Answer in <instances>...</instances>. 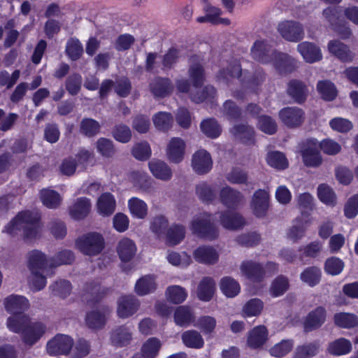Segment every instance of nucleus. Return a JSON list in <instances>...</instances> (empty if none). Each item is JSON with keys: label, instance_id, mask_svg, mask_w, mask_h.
<instances>
[{"label": "nucleus", "instance_id": "a18cd8bd", "mask_svg": "<svg viewBox=\"0 0 358 358\" xmlns=\"http://www.w3.org/2000/svg\"><path fill=\"white\" fill-rule=\"evenodd\" d=\"M264 303L259 299L249 300L243 307L242 313L244 317H257L263 310Z\"/></svg>", "mask_w": 358, "mask_h": 358}, {"label": "nucleus", "instance_id": "5701e85b", "mask_svg": "<svg viewBox=\"0 0 358 358\" xmlns=\"http://www.w3.org/2000/svg\"><path fill=\"white\" fill-rule=\"evenodd\" d=\"M116 207L114 196L109 192L103 193L96 201V209L99 215L108 217L112 215Z\"/></svg>", "mask_w": 358, "mask_h": 358}, {"label": "nucleus", "instance_id": "473e14b6", "mask_svg": "<svg viewBox=\"0 0 358 358\" xmlns=\"http://www.w3.org/2000/svg\"><path fill=\"white\" fill-rule=\"evenodd\" d=\"M173 90L171 81L169 78H157L150 83V90L157 97H164Z\"/></svg>", "mask_w": 358, "mask_h": 358}, {"label": "nucleus", "instance_id": "4d7b16f0", "mask_svg": "<svg viewBox=\"0 0 358 358\" xmlns=\"http://www.w3.org/2000/svg\"><path fill=\"white\" fill-rule=\"evenodd\" d=\"M101 126L99 123L91 118H86L82 120L80 124V132L88 137H92L96 135Z\"/></svg>", "mask_w": 358, "mask_h": 358}, {"label": "nucleus", "instance_id": "3c124183", "mask_svg": "<svg viewBox=\"0 0 358 358\" xmlns=\"http://www.w3.org/2000/svg\"><path fill=\"white\" fill-rule=\"evenodd\" d=\"M201 129L207 136L215 138H217L222 131L220 126L214 119H207L201 123Z\"/></svg>", "mask_w": 358, "mask_h": 358}, {"label": "nucleus", "instance_id": "1a4fd4ad", "mask_svg": "<svg viewBox=\"0 0 358 358\" xmlns=\"http://www.w3.org/2000/svg\"><path fill=\"white\" fill-rule=\"evenodd\" d=\"M46 331L45 325L41 322L30 323L28 322L22 327L18 333H22L24 343L28 345L35 344L45 334Z\"/></svg>", "mask_w": 358, "mask_h": 358}, {"label": "nucleus", "instance_id": "cd10ccee", "mask_svg": "<svg viewBox=\"0 0 358 358\" xmlns=\"http://www.w3.org/2000/svg\"><path fill=\"white\" fill-rule=\"evenodd\" d=\"M156 289V278L152 275H146L138 279L134 287V291L138 296H145L152 294Z\"/></svg>", "mask_w": 358, "mask_h": 358}, {"label": "nucleus", "instance_id": "5fc2aeb1", "mask_svg": "<svg viewBox=\"0 0 358 358\" xmlns=\"http://www.w3.org/2000/svg\"><path fill=\"white\" fill-rule=\"evenodd\" d=\"M152 121L157 129L166 131L171 127L173 118L169 113L159 112L153 116Z\"/></svg>", "mask_w": 358, "mask_h": 358}, {"label": "nucleus", "instance_id": "b1692460", "mask_svg": "<svg viewBox=\"0 0 358 358\" xmlns=\"http://www.w3.org/2000/svg\"><path fill=\"white\" fill-rule=\"evenodd\" d=\"M220 196L222 203L229 208H236L243 201L242 194L229 186L221 189Z\"/></svg>", "mask_w": 358, "mask_h": 358}, {"label": "nucleus", "instance_id": "c9c22d12", "mask_svg": "<svg viewBox=\"0 0 358 358\" xmlns=\"http://www.w3.org/2000/svg\"><path fill=\"white\" fill-rule=\"evenodd\" d=\"M287 92L298 103L303 102L308 94V90L303 83L296 80L289 82Z\"/></svg>", "mask_w": 358, "mask_h": 358}, {"label": "nucleus", "instance_id": "052dcab7", "mask_svg": "<svg viewBox=\"0 0 358 358\" xmlns=\"http://www.w3.org/2000/svg\"><path fill=\"white\" fill-rule=\"evenodd\" d=\"M216 94L215 89L211 86H206L201 91V94L199 92L192 93L191 92V99L192 101L196 103L201 102H213V99Z\"/></svg>", "mask_w": 358, "mask_h": 358}, {"label": "nucleus", "instance_id": "c03bdc74", "mask_svg": "<svg viewBox=\"0 0 358 358\" xmlns=\"http://www.w3.org/2000/svg\"><path fill=\"white\" fill-rule=\"evenodd\" d=\"M300 278L310 287H314L320 281L321 271L316 266L308 267L301 273Z\"/></svg>", "mask_w": 358, "mask_h": 358}, {"label": "nucleus", "instance_id": "ea45409f", "mask_svg": "<svg viewBox=\"0 0 358 358\" xmlns=\"http://www.w3.org/2000/svg\"><path fill=\"white\" fill-rule=\"evenodd\" d=\"M220 289L227 297H234L240 292L241 287L238 282L231 277H224L220 280Z\"/></svg>", "mask_w": 358, "mask_h": 358}, {"label": "nucleus", "instance_id": "4be33fe9", "mask_svg": "<svg viewBox=\"0 0 358 358\" xmlns=\"http://www.w3.org/2000/svg\"><path fill=\"white\" fill-rule=\"evenodd\" d=\"M241 275L252 281L260 280L264 277L263 266L253 261H245L241 264Z\"/></svg>", "mask_w": 358, "mask_h": 358}, {"label": "nucleus", "instance_id": "6e6552de", "mask_svg": "<svg viewBox=\"0 0 358 358\" xmlns=\"http://www.w3.org/2000/svg\"><path fill=\"white\" fill-rule=\"evenodd\" d=\"M280 35L289 42H298L303 39L304 31L302 24L293 20H282L277 27Z\"/></svg>", "mask_w": 358, "mask_h": 358}, {"label": "nucleus", "instance_id": "4c0bfd02", "mask_svg": "<svg viewBox=\"0 0 358 358\" xmlns=\"http://www.w3.org/2000/svg\"><path fill=\"white\" fill-rule=\"evenodd\" d=\"M182 341L185 346L200 349L203 347L204 341L202 336L196 330H188L182 334Z\"/></svg>", "mask_w": 358, "mask_h": 358}, {"label": "nucleus", "instance_id": "6e6d98bb", "mask_svg": "<svg viewBox=\"0 0 358 358\" xmlns=\"http://www.w3.org/2000/svg\"><path fill=\"white\" fill-rule=\"evenodd\" d=\"M231 132L236 138L244 143H249L253 139V129L247 125H236L231 129Z\"/></svg>", "mask_w": 358, "mask_h": 358}, {"label": "nucleus", "instance_id": "0e129e2a", "mask_svg": "<svg viewBox=\"0 0 358 358\" xmlns=\"http://www.w3.org/2000/svg\"><path fill=\"white\" fill-rule=\"evenodd\" d=\"M76 165L86 169L94 164V154L86 149H80L76 155Z\"/></svg>", "mask_w": 358, "mask_h": 358}, {"label": "nucleus", "instance_id": "f8f14e48", "mask_svg": "<svg viewBox=\"0 0 358 358\" xmlns=\"http://www.w3.org/2000/svg\"><path fill=\"white\" fill-rule=\"evenodd\" d=\"M139 307L140 302L134 295L122 296L117 300V316L123 319L128 318L134 315Z\"/></svg>", "mask_w": 358, "mask_h": 358}, {"label": "nucleus", "instance_id": "72a5a7b5", "mask_svg": "<svg viewBox=\"0 0 358 358\" xmlns=\"http://www.w3.org/2000/svg\"><path fill=\"white\" fill-rule=\"evenodd\" d=\"M352 343L349 340L340 338L329 344L327 351L331 355L342 356L349 354L352 351Z\"/></svg>", "mask_w": 358, "mask_h": 358}, {"label": "nucleus", "instance_id": "13d9d810", "mask_svg": "<svg viewBox=\"0 0 358 358\" xmlns=\"http://www.w3.org/2000/svg\"><path fill=\"white\" fill-rule=\"evenodd\" d=\"M185 237V229L182 226L175 225L166 232V243L170 245L178 244Z\"/></svg>", "mask_w": 358, "mask_h": 358}, {"label": "nucleus", "instance_id": "7c9ffc66", "mask_svg": "<svg viewBox=\"0 0 358 358\" xmlns=\"http://www.w3.org/2000/svg\"><path fill=\"white\" fill-rule=\"evenodd\" d=\"M110 313L108 309H97L89 312L85 318L87 325L91 329L102 328L106 322V316Z\"/></svg>", "mask_w": 358, "mask_h": 358}, {"label": "nucleus", "instance_id": "7ed1b4c3", "mask_svg": "<svg viewBox=\"0 0 358 358\" xmlns=\"http://www.w3.org/2000/svg\"><path fill=\"white\" fill-rule=\"evenodd\" d=\"M52 260L46 258L44 253L33 250L28 254V268L31 272L29 285L34 291H39L46 285L45 275H48V267H52Z\"/></svg>", "mask_w": 358, "mask_h": 358}, {"label": "nucleus", "instance_id": "774afa93", "mask_svg": "<svg viewBox=\"0 0 358 358\" xmlns=\"http://www.w3.org/2000/svg\"><path fill=\"white\" fill-rule=\"evenodd\" d=\"M97 152L104 157H110L114 153L113 142L106 138H100L96 143Z\"/></svg>", "mask_w": 358, "mask_h": 358}, {"label": "nucleus", "instance_id": "f3484780", "mask_svg": "<svg viewBox=\"0 0 358 358\" xmlns=\"http://www.w3.org/2000/svg\"><path fill=\"white\" fill-rule=\"evenodd\" d=\"M297 50L308 63H315L322 59L320 48L310 42H302L297 45Z\"/></svg>", "mask_w": 358, "mask_h": 358}, {"label": "nucleus", "instance_id": "09e8293b", "mask_svg": "<svg viewBox=\"0 0 358 358\" xmlns=\"http://www.w3.org/2000/svg\"><path fill=\"white\" fill-rule=\"evenodd\" d=\"M294 347V341L291 339L282 340L269 349L272 357H282L287 355Z\"/></svg>", "mask_w": 358, "mask_h": 358}, {"label": "nucleus", "instance_id": "c756f323", "mask_svg": "<svg viewBox=\"0 0 358 358\" xmlns=\"http://www.w3.org/2000/svg\"><path fill=\"white\" fill-rule=\"evenodd\" d=\"M220 223L227 229H238L246 223L244 217L238 213L227 212L220 215Z\"/></svg>", "mask_w": 358, "mask_h": 358}, {"label": "nucleus", "instance_id": "8fccbe9b", "mask_svg": "<svg viewBox=\"0 0 358 358\" xmlns=\"http://www.w3.org/2000/svg\"><path fill=\"white\" fill-rule=\"evenodd\" d=\"M169 264L175 266L186 267L192 262L191 257L186 252L178 253L169 251L166 256Z\"/></svg>", "mask_w": 358, "mask_h": 358}, {"label": "nucleus", "instance_id": "58836bf2", "mask_svg": "<svg viewBox=\"0 0 358 358\" xmlns=\"http://www.w3.org/2000/svg\"><path fill=\"white\" fill-rule=\"evenodd\" d=\"M128 206L131 214L139 219L145 218L148 215V206L145 201L133 197L128 201Z\"/></svg>", "mask_w": 358, "mask_h": 358}, {"label": "nucleus", "instance_id": "c85d7f7f", "mask_svg": "<svg viewBox=\"0 0 358 358\" xmlns=\"http://www.w3.org/2000/svg\"><path fill=\"white\" fill-rule=\"evenodd\" d=\"M90 200L86 197L77 199L73 204L69 208L71 216L76 220L85 217L91 210Z\"/></svg>", "mask_w": 358, "mask_h": 358}, {"label": "nucleus", "instance_id": "69168bd1", "mask_svg": "<svg viewBox=\"0 0 358 358\" xmlns=\"http://www.w3.org/2000/svg\"><path fill=\"white\" fill-rule=\"evenodd\" d=\"M216 323V320L213 317L205 315L199 317L194 326L204 334H210L215 329Z\"/></svg>", "mask_w": 358, "mask_h": 358}, {"label": "nucleus", "instance_id": "20e7f679", "mask_svg": "<svg viewBox=\"0 0 358 358\" xmlns=\"http://www.w3.org/2000/svg\"><path fill=\"white\" fill-rule=\"evenodd\" d=\"M3 304L7 312L13 315L8 318V328L13 332H19L28 322V317L22 314L29 306L28 299L20 295H10L4 299Z\"/></svg>", "mask_w": 358, "mask_h": 358}, {"label": "nucleus", "instance_id": "f03ea898", "mask_svg": "<svg viewBox=\"0 0 358 358\" xmlns=\"http://www.w3.org/2000/svg\"><path fill=\"white\" fill-rule=\"evenodd\" d=\"M40 218L41 215L38 210L20 212L5 227L3 231L10 236L22 231L26 238H35L42 229Z\"/></svg>", "mask_w": 358, "mask_h": 358}, {"label": "nucleus", "instance_id": "6ab92c4d", "mask_svg": "<svg viewBox=\"0 0 358 358\" xmlns=\"http://www.w3.org/2000/svg\"><path fill=\"white\" fill-rule=\"evenodd\" d=\"M188 73L189 79L195 88H198L203 84L205 74L201 59L199 57L194 56L190 59Z\"/></svg>", "mask_w": 358, "mask_h": 358}, {"label": "nucleus", "instance_id": "39448f33", "mask_svg": "<svg viewBox=\"0 0 358 358\" xmlns=\"http://www.w3.org/2000/svg\"><path fill=\"white\" fill-rule=\"evenodd\" d=\"M105 245L101 234L90 232L78 237L76 241V248L83 254L88 256L99 255Z\"/></svg>", "mask_w": 358, "mask_h": 358}, {"label": "nucleus", "instance_id": "0eeeda50", "mask_svg": "<svg viewBox=\"0 0 358 358\" xmlns=\"http://www.w3.org/2000/svg\"><path fill=\"white\" fill-rule=\"evenodd\" d=\"M212 221L213 217L210 214L202 213L194 217L191 229L200 237L207 239L215 238L217 236V229Z\"/></svg>", "mask_w": 358, "mask_h": 358}, {"label": "nucleus", "instance_id": "a878e982", "mask_svg": "<svg viewBox=\"0 0 358 358\" xmlns=\"http://www.w3.org/2000/svg\"><path fill=\"white\" fill-rule=\"evenodd\" d=\"M329 52L343 62H351L353 54L348 45L338 40L330 41L327 45Z\"/></svg>", "mask_w": 358, "mask_h": 358}, {"label": "nucleus", "instance_id": "412c9836", "mask_svg": "<svg viewBox=\"0 0 358 358\" xmlns=\"http://www.w3.org/2000/svg\"><path fill=\"white\" fill-rule=\"evenodd\" d=\"M268 332L264 325H259L254 327L248 335L247 343L251 348H259L268 340Z\"/></svg>", "mask_w": 358, "mask_h": 358}, {"label": "nucleus", "instance_id": "de8ad7c7", "mask_svg": "<svg viewBox=\"0 0 358 358\" xmlns=\"http://www.w3.org/2000/svg\"><path fill=\"white\" fill-rule=\"evenodd\" d=\"M317 89L322 98L324 100L331 101L337 96V90L335 85L329 80L318 82Z\"/></svg>", "mask_w": 358, "mask_h": 358}, {"label": "nucleus", "instance_id": "603ef678", "mask_svg": "<svg viewBox=\"0 0 358 358\" xmlns=\"http://www.w3.org/2000/svg\"><path fill=\"white\" fill-rule=\"evenodd\" d=\"M319 348L317 343L298 346L294 352V358H310L317 354Z\"/></svg>", "mask_w": 358, "mask_h": 358}, {"label": "nucleus", "instance_id": "bf43d9fd", "mask_svg": "<svg viewBox=\"0 0 358 358\" xmlns=\"http://www.w3.org/2000/svg\"><path fill=\"white\" fill-rule=\"evenodd\" d=\"M344 266V262L341 259L332 257L326 260L324 271L329 275H337L342 272Z\"/></svg>", "mask_w": 358, "mask_h": 358}, {"label": "nucleus", "instance_id": "dca6fc26", "mask_svg": "<svg viewBox=\"0 0 358 358\" xmlns=\"http://www.w3.org/2000/svg\"><path fill=\"white\" fill-rule=\"evenodd\" d=\"M217 250L212 246L201 245L196 248L193 252L194 259L199 263L212 265L219 260Z\"/></svg>", "mask_w": 358, "mask_h": 358}, {"label": "nucleus", "instance_id": "f257e3e1", "mask_svg": "<svg viewBox=\"0 0 358 358\" xmlns=\"http://www.w3.org/2000/svg\"><path fill=\"white\" fill-rule=\"evenodd\" d=\"M252 58L262 64H270L280 72L288 71L295 59L288 55L271 50V45L264 39H257L251 48Z\"/></svg>", "mask_w": 358, "mask_h": 358}, {"label": "nucleus", "instance_id": "f704fd0d", "mask_svg": "<svg viewBox=\"0 0 358 358\" xmlns=\"http://www.w3.org/2000/svg\"><path fill=\"white\" fill-rule=\"evenodd\" d=\"M40 198L43 204L48 208H57L62 201L61 195L51 189H42L40 192Z\"/></svg>", "mask_w": 358, "mask_h": 358}, {"label": "nucleus", "instance_id": "37998d69", "mask_svg": "<svg viewBox=\"0 0 358 358\" xmlns=\"http://www.w3.org/2000/svg\"><path fill=\"white\" fill-rule=\"evenodd\" d=\"M165 295L167 300L178 304L182 303L187 296L186 290L179 285H172L167 287Z\"/></svg>", "mask_w": 358, "mask_h": 358}, {"label": "nucleus", "instance_id": "e2e57ef3", "mask_svg": "<svg viewBox=\"0 0 358 358\" xmlns=\"http://www.w3.org/2000/svg\"><path fill=\"white\" fill-rule=\"evenodd\" d=\"M66 52L72 60H77L82 55L83 48L78 39L71 38L66 43Z\"/></svg>", "mask_w": 358, "mask_h": 358}, {"label": "nucleus", "instance_id": "680f3d73", "mask_svg": "<svg viewBox=\"0 0 358 358\" xmlns=\"http://www.w3.org/2000/svg\"><path fill=\"white\" fill-rule=\"evenodd\" d=\"M161 347L159 340L156 338H149L142 346L143 356L147 358H152L156 356Z\"/></svg>", "mask_w": 358, "mask_h": 358}, {"label": "nucleus", "instance_id": "864d4df0", "mask_svg": "<svg viewBox=\"0 0 358 358\" xmlns=\"http://www.w3.org/2000/svg\"><path fill=\"white\" fill-rule=\"evenodd\" d=\"M289 288L288 278L283 275L278 276L270 287L271 294L274 297L282 295Z\"/></svg>", "mask_w": 358, "mask_h": 358}, {"label": "nucleus", "instance_id": "338daca9", "mask_svg": "<svg viewBox=\"0 0 358 358\" xmlns=\"http://www.w3.org/2000/svg\"><path fill=\"white\" fill-rule=\"evenodd\" d=\"M330 127L335 131L346 133L352 128V123L343 117H334L329 121Z\"/></svg>", "mask_w": 358, "mask_h": 358}, {"label": "nucleus", "instance_id": "a19ab883", "mask_svg": "<svg viewBox=\"0 0 358 358\" xmlns=\"http://www.w3.org/2000/svg\"><path fill=\"white\" fill-rule=\"evenodd\" d=\"M193 313L192 310L187 306H179L175 310L174 321L178 326H188L193 321Z\"/></svg>", "mask_w": 358, "mask_h": 358}, {"label": "nucleus", "instance_id": "4468645a", "mask_svg": "<svg viewBox=\"0 0 358 358\" xmlns=\"http://www.w3.org/2000/svg\"><path fill=\"white\" fill-rule=\"evenodd\" d=\"M280 120L288 127H296L304 120V112L296 107H287L279 112Z\"/></svg>", "mask_w": 358, "mask_h": 358}, {"label": "nucleus", "instance_id": "ddd939ff", "mask_svg": "<svg viewBox=\"0 0 358 358\" xmlns=\"http://www.w3.org/2000/svg\"><path fill=\"white\" fill-rule=\"evenodd\" d=\"M73 346V340L68 336L58 334L47 343V351L50 355L67 354Z\"/></svg>", "mask_w": 358, "mask_h": 358}, {"label": "nucleus", "instance_id": "2eb2a0df", "mask_svg": "<svg viewBox=\"0 0 358 358\" xmlns=\"http://www.w3.org/2000/svg\"><path fill=\"white\" fill-rule=\"evenodd\" d=\"M213 161L210 154L205 150H199L196 152L192 159L193 170L199 174H204L212 169Z\"/></svg>", "mask_w": 358, "mask_h": 358}, {"label": "nucleus", "instance_id": "bb28decb", "mask_svg": "<svg viewBox=\"0 0 358 358\" xmlns=\"http://www.w3.org/2000/svg\"><path fill=\"white\" fill-rule=\"evenodd\" d=\"M215 292V282L210 277H204L199 282L196 295L203 301H209L212 299Z\"/></svg>", "mask_w": 358, "mask_h": 358}, {"label": "nucleus", "instance_id": "a211bd4d", "mask_svg": "<svg viewBox=\"0 0 358 358\" xmlns=\"http://www.w3.org/2000/svg\"><path fill=\"white\" fill-rule=\"evenodd\" d=\"M326 320V310L319 306L310 311L303 323L306 331H310L320 327Z\"/></svg>", "mask_w": 358, "mask_h": 358}, {"label": "nucleus", "instance_id": "393cba45", "mask_svg": "<svg viewBox=\"0 0 358 358\" xmlns=\"http://www.w3.org/2000/svg\"><path fill=\"white\" fill-rule=\"evenodd\" d=\"M132 335V331L130 327L120 326L113 330L110 334V341L115 346H127L131 343Z\"/></svg>", "mask_w": 358, "mask_h": 358}, {"label": "nucleus", "instance_id": "9b49d317", "mask_svg": "<svg viewBox=\"0 0 358 358\" xmlns=\"http://www.w3.org/2000/svg\"><path fill=\"white\" fill-rule=\"evenodd\" d=\"M269 193L265 189L257 190L250 202L252 213L257 217H263L266 215L269 207Z\"/></svg>", "mask_w": 358, "mask_h": 358}, {"label": "nucleus", "instance_id": "9d476101", "mask_svg": "<svg viewBox=\"0 0 358 358\" xmlns=\"http://www.w3.org/2000/svg\"><path fill=\"white\" fill-rule=\"evenodd\" d=\"M186 149L185 142L180 138H171L166 148L167 159L174 164L180 163L185 157Z\"/></svg>", "mask_w": 358, "mask_h": 358}, {"label": "nucleus", "instance_id": "49530a36", "mask_svg": "<svg viewBox=\"0 0 358 358\" xmlns=\"http://www.w3.org/2000/svg\"><path fill=\"white\" fill-rule=\"evenodd\" d=\"M266 161L269 166L278 170L287 169L289 164L288 160L285 155L278 151L268 153Z\"/></svg>", "mask_w": 358, "mask_h": 358}, {"label": "nucleus", "instance_id": "423d86ee", "mask_svg": "<svg viewBox=\"0 0 358 358\" xmlns=\"http://www.w3.org/2000/svg\"><path fill=\"white\" fill-rule=\"evenodd\" d=\"M299 152L303 164L310 168H317L322 163L320 145L315 138L306 139L300 144Z\"/></svg>", "mask_w": 358, "mask_h": 358}, {"label": "nucleus", "instance_id": "79ce46f5", "mask_svg": "<svg viewBox=\"0 0 358 358\" xmlns=\"http://www.w3.org/2000/svg\"><path fill=\"white\" fill-rule=\"evenodd\" d=\"M317 196L321 202L327 206L336 204V195L333 189L327 184H321L317 187Z\"/></svg>", "mask_w": 358, "mask_h": 358}, {"label": "nucleus", "instance_id": "aec40b11", "mask_svg": "<svg viewBox=\"0 0 358 358\" xmlns=\"http://www.w3.org/2000/svg\"><path fill=\"white\" fill-rule=\"evenodd\" d=\"M116 249L120 259L125 262L131 260L137 252L135 242L127 237L120 240Z\"/></svg>", "mask_w": 358, "mask_h": 358}, {"label": "nucleus", "instance_id": "e433bc0d", "mask_svg": "<svg viewBox=\"0 0 358 358\" xmlns=\"http://www.w3.org/2000/svg\"><path fill=\"white\" fill-rule=\"evenodd\" d=\"M336 326L344 329H352L358 326V317L350 313H338L334 316Z\"/></svg>", "mask_w": 358, "mask_h": 358}, {"label": "nucleus", "instance_id": "2f4dec72", "mask_svg": "<svg viewBox=\"0 0 358 358\" xmlns=\"http://www.w3.org/2000/svg\"><path fill=\"white\" fill-rule=\"evenodd\" d=\"M149 169L155 178L162 180H169L172 177L171 168L163 161L151 160L149 162Z\"/></svg>", "mask_w": 358, "mask_h": 358}]
</instances>
